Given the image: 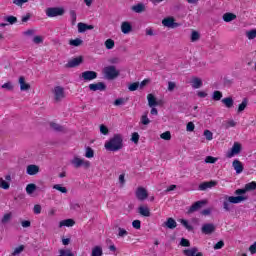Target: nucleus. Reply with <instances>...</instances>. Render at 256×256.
Masks as SVG:
<instances>
[{"instance_id": "nucleus-1", "label": "nucleus", "mask_w": 256, "mask_h": 256, "mask_svg": "<svg viewBox=\"0 0 256 256\" xmlns=\"http://www.w3.org/2000/svg\"><path fill=\"white\" fill-rule=\"evenodd\" d=\"M104 149L112 153H117L123 149V134H114L109 140L104 144Z\"/></svg>"}, {"instance_id": "nucleus-2", "label": "nucleus", "mask_w": 256, "mask_h": 256, "mask_svg": "<svg viewBox=\"0 0 256 256\" xmlns=\"http://www.w3.org/2000/svg\"><path fill=\"white\" fill-rule=\"evenodd\" d=\"M247 201V196H224L223 209L224 211H231V203L237 205Z\"/></svg>"}, {"instance_id": "nucleus-3", "label": "nucleus", "mask_w": 256, "mask_h": 256, "mask_svg": "<svg viewBox=\"0 0 256 256\" xmlns=\"http://www.w3.org/2000/svg\"><path fill=\"white\" fill-rule=\"evenodd\" d=\"M52 97L55 103H61L67 97L65 93V88L63 86H55L52 89Z\"/></svg>"}, {"instance_id": "nucleus-4", "label": "nucleus", "mask_w": 256, "mask_h": 256, "mask_svg": "<svg viewBox=\"0 0 256 256\" xmlns=\"http://www.w3.org/2000/svg\"><path fill=\"white\" fill-rule=\"evenodd\" d=\"M70 163L75 169H79L81 167H84V169H89V167H91V162L89 160L83 159L79 156H74Z\"/></svg>"}, {"instance_id": "nucleus-5", "label": "nucleus", "mask_w": 256, "mask_h": 256, "mask_svg": "<svg viewBox=\"0 0 256 256\" xmlns=\"http://www.w3.org/2000/svg\"><path fill=\"white\" fill-rule=\"evenodd\" d=\"M103 75L105 79L113 81V79H117V76L119 75V70H117L115 66H106L103 69Z\"/></svg>"}, {"instance_id": "nucleus-6", "label": "nucleus", "mask_w": 256, "mask_h": 256, "mask_svg": "<svg viewBox=\"0 0 256 256\" xmlns=\"http://www.w3.org/2000/svg\"><path fill=\"white\" fill-rule=\"evenodd\" d=\"M243 151V146L239 142H234L232 148L226 153L227 159H233Z\"/></svg>"}, {"instance_id": "nucleus-7", "label": "nucleus", "mask_w": 256, "mask_h": 256, "mask_svg": "<svg viewBox=\"0 0 256 256\" xmlns=\"http://www.w3.org/2000/svg\"><path fill=\"white\" fill-rule=\"evenodd\" d=\"M65 14V9L60 7H51L46 9L47 17H61Z\"/></svg>"}, {"instance_id": "nucleus-8", "label": "nucleus", "mask_w": 256, "mask_h": 256, "mask_svg": "<svg viewBox=\"0 0 256 256\" xmlns=\"http://www.w3.org/2000/svg\"><path fill=\"white\" fill-rule=\"evenodd\" d=\"M162 25L168 27L169 29H175L179 27V23L175 22L173 17H167L162 20Z\"/></svg>"}, {"instance_id": "nucleus-9", "label": "nucleus", "mask_w": 256, "mask_h": 256, "mask_svg": "<svg viewBox=\"0 0 256 256\" xmlns=\"http://www.w3.org/2000/svg\"><path fill=\"white\" fill-rule=\"evenodd\" d=\"M215 224L213 223H205L201 227V231L204 235H211L215 233Z\"/></svg>"}, {"instance_id": "nucleus-10", "label": "nucleus", "mask_w": 256, "mask_h": 256, "mask_svg": "<svg viewBox=\"0 0 256 256\" xmlns=\"http://www.w3.org/2000/svg\"><path fill=\"white\" fill-rule=\"evenodd\" d=\"M232 167L236 172V175H241V173H243V170L245 169V167L243 166V162L239 159L233 160Z\"/></svg>"}, {"instance_id": "nucleus-11", "label": "nucleus", "mask_w": 256, "mask_h": 256, "mask_svg": "<svg viewBox=\"0 0 256 256\" xmlns=\"http://www.w3.org/2000/svg\"><path fill=\"white\" fill-rule=\"evenodd\" d=\"M11 187V175H6L5 178L0 177V189L7 191Z\"/></svg>"}, {"instance_id": "nucleus-12", "label": "nucleus", "mask_w": 256, "mask_h": 256, "mask_svg": "<svg viewBox=\"0 0 256 256\" xmlns=\"http://www.w3.org/2000/svg\"><path fill=\"white\" fill-rule=\"evenodd\" d=\"M82 63H83V57L79 56L68 61V63L66 64V67L68 69H73V67H79V65Z\"/></svg>"}, {"instance_id": "nucleus-13", "label": "nucleus", "mask_w": 256, "mask_h": 256, "mask_svg": "<svg viewBox=\"0 0 256 256\" xmlns=\"http://www.w3.org/2000/svg\"><path fill=\"white\" fill-rule=\"evenodd\" d=\"M97 77V72L95 71H85L82 72L80 78L83 79V81H93Z\"/></svg>"}, {"instance_id": "nucleus-14", "label": "nucleus", "mask_w": 256, "mask_h": 256, "mask_svg": "<svg viewBox=\"0 0 256 256\" xmlns=\"http://www.w3.org/2000/svg\"><path fill=\"white\" fill-rule=\"evenodd\" d=\"M136 197L139 201H145L147 197H149V194L147 193V190L143 187H139L136 190Z\"/></svg>"}, {"instance_id": "nucleus-15", "label": "nucleus", "mask_w": 256, "mask_h": 256, "mask_svg": "<svg viewBox=\"0 0 256 256\" xmlns=\"http://www.w3.org/2000/svg\"><path fill=\"white\" fill-rule=\"evenodd\" d=\"M203 205H207V200H201L195 202L188 210V213H195V211H199Z\"/></svg>"}, {"instance_id": "nucleus-16", "label": "nucleus", "mask_w": 256, "mask_h": 256, "mask_svg": "<svg viewBox=\"0 0 256 256\" xmlns=\"http://www.w3.org/2000/svg\"><path fill=\"white\" fill-rule=\"evenodd\" d=\"M131 31H133V25H131L130 22L124 21L121 23V32L124 35H129V33H131Z\"/></svg>"}, {"instance_id": "nucleus-17", "label": "nucleus", "mask_w": 256, "mask_h": 256, "mask_svg": "<svg viewBox=\"0 0 256 256\" xmlns=\"http://www.w3.org/2000/svg\"><path fill=\"white\" fill-rule=\"evenodd\" d=\"M185 256H203V253L199 252L197 247L189 248L183 251Z\"/></svg>"}, {"instance_id": "nucleus-18", "label": "nucleus", "mask_w": 256, "mask_h": 256, "mask_svg": "<svg viewBox=\"0 0 256 256\" xmlns=\"http://www.w3.org/2000/svg\"><path fill=\"white\" fill-rule=\"evenodd\" d=\"M89 89L90 91H105V89H107V86L103 82H98L96 84H90Z\"/></svg>"}, {"instance_id": "nucleus-19", "label": "nucleus", "mask_w": 256, "mask_h": 256, "mask_svg": "<svg viewBox=\"0 0 256 256\" xmlns=\"http://www.w3.org/2000/svg\"><path fill=\"white\" fill-rule=\"evenodd\" d=\"M95 29L93 25L85 24L83 22L78 23V33H85V31H91Z\"/></svg>"}, {"instance_id": "nucleus-20", "label": "nucleus", "mask_w": 256, "mask_h": 256, "mask_svg": "<svg viewBox=\"0 0 256 256\" xmlns=\"http://www.w3.org/2000/svg\"><path fill=\"white\" fill-rule=\"evenodd\" d=\"M20 91H29L31 89V85L25 82V77L21 76L19 78Z\"/></svg>"}, {"instance_id": "nucleus-21", "label": "nucleus", "mask_w": 256, "mask_h": 256, "mask_svg": "<svg viewBox=\"0 0 256 256\" xmlns=\"http://www.w3.org/2000/svg\"><path fill=\"white\" fill-rule=\"evenodd\" d=\"M27 175H37L39 173V166L35 164L28 165L26 168Z\"/></svg>"}, {"instance_id": "nucleus-22", "label": "nucleus", "mask_w": 256, "mask_h": 256, "mask_svg": "<svg viewBox=\"0 0 256 256\" xmlns=\"http://www.w3.org/2000/svg\"><path fill=\"white\" fill-rule=\"evenodd\" d=\"M217 181H209V182H204L199 185L200 191H205L206 189H211V187H216Z\"/></svg>"}, {"instance_id": "nucleus-23", "label": "nucleus", "mask_w": 256, "mask_h": 256, "mask_svg": "<svg viewBox=\"0 0 256 256\" xmlns=\"http://www.w3.org/2000/svg\"><path fill=\"white\" fill-rule=\"evenodd\" d=\"M191 86L193 89H201V87H203V80H201V78L194 77L191 80Z\"/></svg>"}, {"instance_id": "nucleus-24", "label": "nucleus", "mask_w": 256, "mask_h": 256, "mask_svg": "<svg viewBox=\"0 0 256 256\" xmlns=\"http://www.w3.org/2000/svg\"><path fill=\"white\" fill-rule=\"evenodd\" d=\"M147 99L149 107H157V105H159V102L157 101V98H155V95L148 94Z\"/></svg>"}, {"instance_id": "nucleus-25", "label": "nucleus", "mask_w": 256, "mask_h": 256, "mask_svg": "<svg viewBox=\"0 0 256 256\" xmlns=\"http://www.w3.org/2000/svg\"><path fill=\"white\" fill-rule=\"evenodd\" d=\"M223 21H225V23H231V21H235V19H237V15L231 13V12H227L223 15Z\"/></svg>"}, {"instance_id": "nucleus-26", "label": "nucleus", "mask_w": 256, "mask_h": 256, "mask_svg": "<svg viewBox=\"0 0 256 256\" xmlns=\"http://www.w3.org/2000/svg\"><path fill=\"white\" fill-rule=\"evenodd\" d=\"M138 212L140 213V215H142L143 217H150L151 216V211H149V207L147 206H140L138 208Z\"/></svg>"}, {"instance_id": "nucleus-27", "label": "nucleus", "mask_w": 256, "mask_h": 256, "mask_svg": "<svg viewBox=\"0 0 256 256\" xmlns=\"http://www.w3.org/2000/svg\"><path fill=\"white\" fill-rule=\"evenodd\" d=\"M73 225H75V220L73 219H65L60 221L59 223V227H73Z\"/></svg>"}, {"instance_id": "nucleus-28", "label": "nucleus", "mask_w": 256, "mask_h": 256, "mask_svg": "<svg viewBox=\"0 0 256 256\" xmlns=\"http://www.w3.org/2000/svg\"><path fill=\"white\" fill-rule=\"evenodd\" d=\"M247 105H249V100H247V98H244L238 106L237 113H243V111L247 109Z\"/></svg>"}, {"instance_id": "nucleus-29", "label": "nucleus", "mask_w": 256, "mask_h": 256, "mask_svg": "<svg viewBox=\"0 0 256 256\" xmlns=\"http://www.w3.org/2000/svg\"><path fill=\"white\" fill-rule=\"evenodd\" d=\"M84 156L86 157V159H93V157H95V150H93V148L87 146L85 148Z\"/></svg>"}, {"instance_id": "nucleus-30", "label": "nucleus", "mask_w": 256, "mask_h": 256, "mask_svg": "<svg viewBox=\"0 0 256 256\" xmlns=\"http://www.w3.org/2000/svg\"><path fill=\"white\" fill-rule=\"evenodd\" d=\"M91 256H103V248L101 246H94Z\"/></svg>"}, {"instance_id": "nucleus-31", "label": "nucleus", "mask_w": 256, "mask_h": 256, "mask_svg": "<svg viewBox=\"0 0 256 256\" xmlns=\"http://www.w3.org/2000/svg\"><path fill=\"white\" fill-rule=\"evenodd\" d=\"M131 10L134 11V13H143V11H145V5L142 3L136 4L132 6Z\"/></svg>"}, {"instance_id": "nucleus-32", "label": "nucleus", "mask_w": 256, "mask_h": 256, "mask_svg": "<svg viewBox=\"0 0 256 256\" xmlns=\"http://www.w3.org/2000/svg\"><path fill=\"white\" fill-rule=\"evenodd\" d=\"M140 123L141 125H149V123H151L148 112H144V114L141 116Z\"/></svg>"}, {"instance_id": "nucleus-33", "label": "nucleus", "mask_w": 256, "mask_h": 256, "mask_svg": "<svg viewBox=\"0 0 256 256\" xmlns=\"http://www.w3.org/2000/svg\"><path fill=\"white\" fill-rule=\"evenodd\" d=\"M11 219H13V214L11 212L4 214L1 218L2 225H7Z\"/></svg>"}, {"instance_id": "nucleus-34", "label": "nucleus", "mask_w": 256, "mask_h": 256, "mask_svg": "<svg viewBox=\"0 0 256 256\" xmlns=\"http://www.w3.org/2000/svg\"><path fill=\"white\" fill-rule=\"evenodd\" d=\"M222 103L223 105H225V107H227V109H231V107H233L234 101H233V98L226 97L222 99Z\"/></svg>"}, {"instance_id": "nucleus-35", "label": "nucleus", "mask_w": 256, "mask_h": 256, "mask_svg": "<svg viewBox=\"0 0 256 256\" xmlns=\"http://www.w3.org/2000/svg\"><path fill=\"white\" fill-rule=\"evenodd\" d=\"M50 128L53 131H57L58 133L65 131V128L57 123L51 122L50 123Z\"/></svg>"}, {"instance_id": "nucleus-36", "label": "nucleus", "mask_w": 256, "mask_h": 256, "mask_svg": "<svg viewBox=\"0 0 256 256\" xmlns=\"http://www.w3.org/2000/svg\"><path fill=\"white\" fill-rule=\"evenodd\" d=\"M165 225L168 229H175V227H177V222L173 218H168Z\"/></svg>"}, {"instance_id": "nucleus-37", "label": "nucleus", "mask_w": 256, "mask_h": 256, "mask_svg": "<svg viewBox=\"0 0 256 256\" xmlns=\"http://www.w3.org/2000/svg\"><path fill=\"white\" fill-rule=\"evenodd\" d=\"M35 191H37V185L31 183L26 186V193L28 195H33V193H35Z\"/></svg>"}, {"instance_id": "nucleus-38", "label": "nucleus", "mask_w": 256, "mask_h": 256, "mask_svg": "<svg viewBox=\"0 0 256 256\" xmlns=\"http://www.w3.org/2000/svg\"><path fill=\"white\" fill-rule=\"evenodd\" d=\"M127 235H129V232L125 228H122V227L118 228L117 237L119 239H123V237H127Z\"/></svg>"}, {"instance_id": "nucleus-39", "label": "nucleus", "mask_w": 256, "mask_h": 256, "mask_svg": "<svg viewBox=\"0 0 256 256\" xmlns=\"http://www.w3.org/2000/svg\"><path fill=\"white\" fill-rule=\"evenodd\" d=\"M191 42L195 43L196 41H199L201 39V34L199 32L193 30L190 36Z\"/></svg>"}, {"instance_id": "nucleus-40", "label": "nucleus", "mask_w": 256, "mask_h": 256, "mask_svg": "<svg viewBox=\"0 0 256 256\" xmlns=\"http://www.w3.org/2000/svg\"><path fill=\"white\" fill-rule=\"evenodd\" d=\"M69 45H71L72 47H79L80 45H83V40H81L80 38L70 40Z\"/></svg>"}, {"instance_id": "nucleus-41", "label": "nucleus", "mask_w": 256, "mask_h": 256, "mask_svg": "<svg viewBox=\"0 0 256 256\" xmlns=\"http://www.w3.org/2000/svg\"><path fill=\"white\" fill-rule=\"evenodd\" d=\"M106 49L111 50L115 47V41L113 39H107L104 43Z\"/></svg>"}, {"instance_id": "nucleus-42", "label": "nucleus", "mask_w": 256, "mask_h": 256, "mask_svg": "<svg viewBox=\"0 0 256 256\" xmlns=\"http://www.w3.org/2000/svg\"><path fill=\"white\" fill-rule=\"evenodd\" d=\"M222 97H223V93H221V91H214L213 92V94H212V99L214 100V101H221V99H222Z\"/></svg>"}, {"instance_id": "nucleus-43", "label": "nucleus", "mask_w": 256, "mask_h": 256, "mask_svg": "<svg viewBox=\"0 0 256 256\" xmlns=\"http://www.w3.org/2000/svg\"><path fill=\"white\" fill-rule=\"evenodd\" d=\"M246 37L249 39V41H252V39L256 38V29H252L246 32Z\"/></svg>"}, {"instance_id": "nucleus-44", "label": "nucleus", "mask_w": 256, "mask_h": 256, "mask_svg": "<svg viewBox=\"0 0 256 256\" xmlns=\"http://www.w3.org/2000/svg\"><path fill=\"white\" fill-rule=\"evenodd\" d=\"M181 225H183V227H185V229H187V231H193V226L191 224H189V222L185 219H181L180 220Z\"/></svg>"}, {"instance_id": "nucleus-45", "label": "nucleus", "mask_w": 256, "mask_h": 256, "mask_svg": "<svg viewBox=\"0 0 256 256\" xmlns=\"http://www.w3.org/2000/svg\"><path fill=\"white\" fill-rule=\"evenodd\" d=\"M246 191H255L256 189V182H250L245 185Z\"/></svg>"}, {"instance_id": "nucleus-46", "label": "nucleus", "mask_w": 256, "mask_h": 256, "mask_svg": "<svg viewBox=\"0 0 256 256\" xmlns=\"http://www.w3.org/2000/svg\"><path fill=\"white\" fill-rule=\"evenodd\" d=\"M53 189H56V191H60V193H67V188L63 187L61 184H55L53 186Z\"/></svg>"}, {"instance_id": "nucleus-47", "label": "nucleus", "mask_w": 256, "mask_h": 256, "mask_svg": "<svg viewBox=\"0 0 256 256\" xmlns=\"http://www.w3.org/2000/svg\"><path fill=\"white\" fill-rule=\"evenodd\" d=\"M125 103H127V99H125V98H118V99H116V100L114 101V105H115L116 107H119V106H121V105H125Z\"/></svg>"}, {"instance_id": "nucleus-48", "label": "nucleus", "mask_w": 256, "mask_h": 256, "mask_svg": "<svg viewBox=\"0 0 256 256\" xmlns=\"http://www.w3.org/2000/svg\"><path fill=\"white\" fill-rule=\"evenodd\" d=\"M2 89H6V91H13L14 86L12 82H6L2 85Z\"/></svg>"}, {"instance_id": "nucleus-49", "label": "nucleus", "mask_w": 256, "mask_h": 256, "mask_svg": "<svg viewBox=\"0 0 256 256\" xmlns=\"http://www.w3.org/2000/svg\"><path fill=\"white\" fill-rule=\"evenodd\" d=\"M25 250V246L20 245L19 247L15 248L12 255H20V253H23V251Z\"/></svg>"}, {"instance_id": "nucleus-50", "label": "nucleus", "mask_w": 256, "mask_h": 256, "mask_svg": "<svg viewBox=\"0 0 256 256\" xmlns=\"http://www.w3.org/2000/svg\"><path fill=\"white\" fill-rule=\"evenodd\" d=\"M204 137H206L207 141H213V132L211 130H205Z\"/></svg>"}, {"instance_id": "nucleus-51", "label": "nucleus", "mask_w": 256, "mask_h": 256, "mask_svg": "<svg viewBox=\"0 0 256 256\" xmlns=\"http://www.w3.org/2000/svg\"><path fill=\"white\" fill-rule=\"evenodd\" d=\"M161 139H164V141H171V132L166 131L160 135Z\"/></svg>"}, {"instance_id": "nucleus-52", "label": "nucleus", "mask_w": 256, "mask_h": 256, "mask_svg": "<svg viewBox=\"0 0 256 256\" xmlns=\"http://www.w3.org/2000/svg\"><path fill=\"white\" fill-rule=\"evenodd\" d=\"M129 91H137L139 89V82L131 83L128 86Z\"/></svg>"}, {"instance_id": "nucleus-53", "label": "nucleus", "mask_w": 256, "mask_h": 256, "mask_svg": "<svg viewBox=\"0 0 256 256\" xmlns=\"http://www.w3.org/2000/svg\"><path fill=\"white\" fill-rule=\"evenodd\" d=\"M100 133L102 135H109V128L105 124L100 125Z\"/></svg>"}, {"instance_id": "nucleus-54", "label": "nucleus", "mask_w": 256, "mask_h": 256, "mask_svg": "<svg viewBox=\"0 0 256 256\" xmlns=\"http://www.w3.org/2000/svg\"><path fill=\"white\" fill-rule=\"evenodd\" d=\"M28 2L29 0H13V4L17 5V7H23V5Z\"/></svg>"}, {"instance_id": "nucleus-55", "label": "nucleus", "mask_w": 256, "mask_h": 256, "mask_svg": "<svg viewBox=\"0 0 256 256\" xmlns=\"http://www.w3.org/2000/svg\"><path fill=\"white\" fill-rule=\"evenodd\" d=\"M118 183H119L120 187L125 186V174L124 173L119 175Z\"/></svg>"}, {"instance_id": "nucleus-56", "label": "nucleus", "mask_w": 256, "mask_h": 256, "mask_svg": "<svg viewBox=\"0 0 256 256\" xmlns=\"http://www.w3.org/2000/svg\"><path fill=\"white\" fill-rule=\"evenodd\" d=\"M131 142L138 144L139 143V133L134 132L131 137Z\"/></svg>"}, {"instance_id": "nucleus-57", "label": "nucleus", "mask_w": 256, "mask_h": 256, "mask_svg": "<svg viewBox=\"0 0 256 256\" xmlns=\"http://www.w3.org/2000/svg\"><path fill=\"white\" fill-rule=\"evenodd\" d=\"M223 247H225V242H223V240H220L218 243L214 245L215 251L223 249Z\"/></svg>"}, {"instance_id": "nucleus-58", "label": "nucleus", "mask_w": 256, "mask_h": 256, "mask_svg": "<svg viewBox=\"0 0 256 256\" xmlns=\"http://www.w3.org/2000/svg\"><path fill=\"white\" fill-rule=\"evenodd\" d=\"M6 21L10 23V25H14V23H17V17L15 16H8L6 17Z\"/></svg>"}, {"instance_id": "nucleus-59", "label": "nucleus", "mask_w": 256, "mask_h": 256, "mask_svg": "<svg viewBox=\"0 0 256 256\" xmlns=\"http://www.w3.org/2000/svg\"><path fill=\"white\" fill-rule=\"evenodd\" d=\"M205 163H217V158L213 156H207L205 158Z\"/></svg>"}, {"instance_id": "nucleus-60", "label": "nucleus", "mask_w": 256, "mask_h": 256, "mask_svg": "<svg viewBox=\"0 0 256 256\" xmlns=\"http://www.w3.org/2000/svg\"><path fill=\"white\" fill-rule=\"evenodd\" d=\"M33 43H35V45H39V44L43 43V37L42 36H35L33 38Z\"/></svg>"}, {"instance_id": "nucleus-61", "label": "nucleus", "mask_w": 256, "mask_h": 256, "mask_svg": "<svg viewBox=\"0 0 256 256\" xmlns=\"http://www.w3.org/2000/svg\"><path fill=\"white\" fill-rule=\"evenodd\" d=\"M132 227H133L134 229H141V220H134V221L132 222Z\"/></svg>"}, {"instance_id": "nucleus-62", "label": "nucleus", "mask_w": 256, "mask_h": 256, "mask_svg": "<svg viewBox=\"0 0 256 256\" xmlns=\"http://www.w3.org/2000/svg\"><path fill=\"white\" fill-rule=\"evenodd\" d=\"M235 125H237V122H235V120H228L226 122V129H229L231 127H235Z\"/></svg>"}, {"instance_id": "nucleus-63", "label": "nucleus", "mask_w": 256, "mask_h": 256, "mask_svg": "<svg viewBox=\"0 0 256 256\" xmlns=\"http://www.w3.org/2000/svg\"><path fill=\"white\" fill-rule=\"evenodd\" d=\"M33 211H34L35 215H40L41 205H39V204L34 205Z\"/></svg>"}, {"instance_id": "nucleus-64", "label": "nucleus", "mask_w": 256, "mask_h": 256, "mask_svg": "<svg viewBox=\"0 0 256 256\" xmlns=\"http://www.w3.org/2000/svg\"><path fill=\"white\" fill-rule=\"evenodd\" d=\"M249 251L252 255L256 253V242L249 247Z\"/></svg>"}]
</instances>
